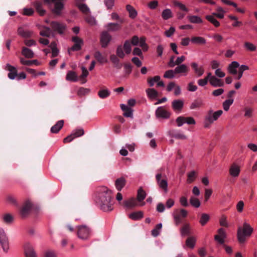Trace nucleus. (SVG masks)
<instances>
[{"label":"nucleus","instance_id":"26","mask_svg":"<svg viewBox=\"0 0 257 257\" xmlns=\"http://www.w3.org/2000/svg\"><path fill=\"white\" fill-rule=\"evenodd\" d=\"M66 80L71 82H76L78 81V76L75 72L68 71L66 75Z\"/></svg>","mask_w":257,"mask_h":257},{"label":"nucleus","instance_id":"63","mask_svg":"<svg viewBox=\"0 0 257 257\" xmlns=\"http://www.w3.org/2000/svg\"><path fill=\"white\" fill-rule=\"evenodd\" d=\"M244 112V116L247 117H250L252 115L253 109L249 107H245L243 109Z\"/></svg>","mask_w":257,"mask_h":257},{"label":"nucleus","instance_id":"14","mask_svg":"<svg viewBox=\"0 0 257 257\" xmlns=\"http://www.w3.org/2000/svg\"><path fill=\"white\" fill-rule=\"evenodd\" d=\"M162 174L161 173H158L156 175V178L157 184L159 187L163 189L165 193L168 192V182L165 179H161Z\"/></svg>","mask_w":257,"mask_h":257},{"label":"nucleus","instance_id":"56","mask_svg":"<svg viewBox=\"0 0 257 257\" xmlns=\"http://www.w3.org/2000/svg\"><path fill=\"white\" fill-rule=\"evenodd\" d=\"M249 69L248 67L246 65H241L239 67L238 75V79H240L243 75V73L244 71L247 70Z\"/></svg>","mask_w":257,"mask_h":257},{"label":"nucleus","instance_id":"13","mask_svg":"<svg viewBox=\"0 0 257 257\" xmlns=\"http://www.w3.org/2000/svg\"><path fill=\"white\" fill-rule=\"evenodd\" d=\"M84 134L83 129L80 128L74 131L70 135L68 136L64 139L65 143H69L72 141L75 138L81 137Z\"/></svg>","mask_w":257,"mask_h":257},{"label":"nucleus","instance_id":"60","mask_svg":"<svg viewBox=\"0 0 257 257\" xmlns=\"http://www.w3.org/2000/svg\"><path fill=\"white\" fill-rule=\"evenodd\" d=\"M216 11L217 12V14H216V16L219 19H222L225 13V11L221 7H218L216 8Z\"/></svg>","mask_w":257,"mask_h":257},{"label":"nucleus","instance_id":"40","mask_svg":"<svg viewBox=\"0 0 257 257\" xmlns=\"http://www.w3.org/2000/svg\"><path fill=\"white\" fill-rule=\"evenodd\" d=\"M234 99L232 98L227 99L224 101L222 103V107L224 111H227L230 106L233 104Z\"/></svg>","mask_w":257,"mask_h":257},{"label":"nucleus","instance_id":"38","mask_svg":"<svg viewBox=\"0 0 257 257\" xmlns=\"http://www.w3.org/2000/svg\"><path fill=\"white\" fill-rule=\"evenodd\" d=\"M162 17L163 20H167L173 17L172 11L169 9L164 10L162 13Z\"/></svg>","mask_w":257,"mask_h":257},{"label":"nucleus","instance_id":"33","mask_svg":"<svg viewBox=\"0 0 257 257\" xmlns=\"http://www.w3.org/2000/svg\"><path fill=\"white\" fill-rule=\"evenodd\" d=\"M191 41L194 44L198 45H203L206 43L205 38L200 36L193 37L191 39Z\"/></svg>","mask_w":257,"mask_h":257},{"label":"nucleus","instance_id":"3","mask_svg":"<svg viewBox=\"0 0 257 257\" xmlns=\"http://www.w3.org/2000/svg\"><path fill=\"white\" fill-rule=\"evenodd\" d=\"M222 114L223 111L222 110H218L216 111H213L212 109L208 110L205 117L204 127H209L210 124L216 121Z\"/></svg>","mask_w":257,"mask_h":257},{"label":"nucleus","instance_id":"18","mask_svg":"<svg viewBox=\"0 0 257 257\" xmlns=\"http://www.w3.org/2000/svg\"><path fill=\"white\" fill-rule=\"evenodd\" d=\"M5 69L9 71L8 73V77L12 80L15 79L17 76V68L9 64H6L5 66Z\"/></svg>","mask_w":257,"mask_h":257},{"label":"nucleus","instance_id":"45","mask_svg":"<svg viewBox=\"0 0 257 257\" xmlns=\"http://www.w3.org/2000/svg\"><path fill=\"white\" fill-rule=\"evenodd\" d=\"M190 203L195 208H199L200 206V201L195 196H191L190 198Z\"/></svg>","mask_w":257,"mask_h":257},{"label":"nucleus","instance_id":"31","mask_svg":"<svg viewBox=\"0 0 257 257\" xmlns=\"http://www.w3.org/2000/svg\"><path fill=\"white\" fill-rule=\"evenodd\" d=\"M22 54L27 58H32L34 56L33 51L25 47L22 48Z\"/></svg>","mask_w":257,"mask_h":257},{"label":"nucleus","instance_id":"52","mask_svg":"<svg viewBox=\"0 0 257 257\" xmlns=\"http://www.w3.org/2000/svg\"><path fill=\"white\" fill-rule=\"evenodd\" d=\"M209 219V215L206 213H203L201 214L199 222L202 226H203L207 223Z\"/></svg>","mask_w":257,"mask_h":257},{"label":"nucleus","instance_id":"61","mask_svg":"<svg viewBox=\"0 0 257 257\" xmlns=\"http://www.w3.org/2000/svg\"><path fill=\"white\" fill-rule=\"evenodd\" d=\"M51 32V30L49 28L45 27L44 29L40 32V34L42 36L48 37L50 36Z\"/></svg>","mask_w":257,"mask_h":257},{"label":"nucleus","instance_id":"12","mask_svg":"<svg viewBox=\"0 0 257 257\" xmlns=\"http://www.w3.org/2000/svg\"><path fill=\"white\" fill-rule=\"evenodd\" d=\"M209 82L214 87H222L224 82L221 79L213 76L211 72H208Z\"/></svg>","mask_w":257,"mask_h":257},{"label":"nucleus","instance_id":"17","mask_svg":"<svg viewBox=\"0 0 257 257\" xmlns=\"http://www.w3.org/2000/svg\"><path fill=\"white\" fill-rule=\"evenodd\" d=\"M26 257H37L33 246L30 243H26L24 246Z\"/></svg>","mask_w":257,"mask_h":257},{"label":"nucleus","instance_id":"7","mask_svg":"<svg viewBox=\"0 0 257 257\" xmlns=\"http://www.w3.org/2000/svg\"><path fill=\"white\" fill-rule=\"evenodd\" d=\"M50 25L53 31L61 35L63 34L67 29V26L65 23L58 21L51 22Z\"/></svg>","mask_w":257,"mask_h":257},{"label":"nucleus","instance_id":"9","mask_svg":"<svg viewBox=\"0 0 257 257\" xmlns=\"http://www.w3.org/2000/svg\"><path fill=\"white\" fill-rule=\"evenodd\" d=\"M50 5H54V8L53 9L54 13L57 15L61 14V10L63 8V0H44Z\"/></svg>","mask_w":257,"mask_h":257},{"label":"nucleus","instance_id":"37","mask_svg":"<svg viewBox=\"0 0 257 257\" xmlns=\"http://www.w3.org/2000/svg\"><path fill=\"white\" fill-rule=\"evenodd\" d=\"M20 62L22 64L27 66H31L33 64L39 65L40 64V62H39L37 60H26L23 58H20Z\"/></svg>","mask_w":257,"mask_h":257},{"label":"nucleus","instance_id":"39","mask_svg":"<svg viewBox=\"0 0 257 257\" xmlns=\"http://www.w3.org/2000/svg\"><path fill=\"white\" fill-rule=\"evenodd\" d=\"M31 208V204L30 202H27L25 205L22 207L21 210V214L23 216L25 217L29 212L30 209Z\"/></svg>","mask_w":257,"mask_h":257},{"label":"nucleus","instance_id":"21","mask_svg":"<svg viewBox=\"0 0 257 257\" xmlns=\"http://www.w3.org/2000/svg\"><path fill=\"white\" fill-rule=\"evenodd\" d=\"M111 36L107 32H103L101 36L102 47H105L111 40Z\"/></svg>","mask_w":257,"mask_h":257},{"label":"nucleus","instance_id":"64","mask_svg":"<svg viewBox=\"0 0 257 257\" xmlns=\"http://www.w3.org/2000/svg\"><path fill=\"white\" fill-rule=\"evenodd\" d=\"M175 28L173 27H171L169 30H166L164 34L167 37H171L175 33Z\"/></svg>","mask_w":257,"mask_h":257},{"label":"nucleus","instance_id":"48","mask_svg":"<svg viewBox=\"0 0 257 257\" xmlns=\"http://www.w3.org/2000/svg\"><path fill=\"white\" fill-rule=\"evenodd\" d=\"M131 42L129 40H126L124 42L122 47L126 54H129L132 52V46Z\"/></svg>","mask_w":257,"mask_h":257},{"label":"nucleus","instance_id":"47","mask_svg":"<svg viewBox=\"0 0 257 257\" xmlns=\"http://www.w3.org/2000/svg\"><path fill=\"white\" fill-rule=\"evenodd\" d=\"M188 19L190 22L194 24H199L202 22L201 18L197 16H189Z\"/></svg>","mask_w":257,"mask_h":257},{"label":"nucleus","instance_id":"8","mask_svg":"<svg viewBox=\"0 0 257 257\" xmlns=\"http://www.w3.org/2000/svg\"><path fill=\"white\" fill-rule=\"evenodd\" d=\"M0 244L5 252H7L9 249V242L7 236L6 235L4 230L0 227Z\"/></svg>","mask_w":257,"mask_h":257},{"label":"nucleus","instance_id":"29","mask_svg":"<svg viewBox=\"0 0 257 257\" xmlns=\"http://www.w3.org/2000/svg\"><path fill=\"white\" fill-rule=\"evenodd\" d=\"M191 227L189 223H185L180 229V234L182 236L190 234Z\"/></svg>","mask_w":257,"mask_h":257},{"label":"nucleus","instance_id":"46","mask_svg":"<svg viewBox=\"0 0 257 257\" xmlns=\"http://www.w3.org/2000/svg\"><path fill=\"white\" fill-rule=\"evenodd\" d=\"M94 57L100 63H106L107 62V59L104 57L99 51H97L95 53Z\"/></svg>","mask_w":257,"mask_h":257},{"label":"nucleus","instance_id":"49","mask_svg":"<svg viewBox=\"0 0 257 257\" xmlns=\"http://www.w3.org/2000/svg\"><path fill=\"white\" fill-rule=\"evenodd\" d=\"M116 53L117 56L120 58H123L125 57L126 54L122 47V45H119L117 47Z\"/></svg>","mask_w":257,"mask_h":257},{"label":"nucleus","instance_id":"27","mask_svg":"<svg viewBox=\"0 0 257 257\" xmlns=\"http://www.w3.org/2000/svg\"><path fill=\"white\" fill-rule=\"evenodd\" d=\"M172 107L175 111L181 110L184 105V101L182 100H175L172 102Z\"/></svg>","mask_w":257,"mask_h":257},{"label":"nucleus","instance_id":"54","mask_svg":"<svg viewBox=\"0 0 257 257\" xmlns=\"http://www.w3.org/2000/svg\"><path fill=\"white\" fill-rule=\"evenodd\" d=\"M162 227L161 223L158 224L156 227L152 230V234L154 236H157L160 234V231Z\"/></svg>","mask_w":257,"mask_h":257},{"label":"nucleus","instance_id":"34","mask_svg":"<svg viewBox=\"0 0 257 257\" xmlns=\"http://www.w3.org/2000/svg\"><path fill=\"white\" fill-rule=\"evenodd\" d=\"M64 124V121L62 120L58 121L54 126L51 128V132L52 133H57L60 129L62 127Z\"/></svg>","mask_w":257,"mask_h":257},{"label":"nucleus","instance_id":"19","mask_svg":"<svg viewBox=\"0 0 257 257\" xmlns=\"http://www.w3.org/2000/svg\"><path fill=\"white\" fill-rule=\"evenodd\" d=\"M226 237V233L224 230L221 228L218 230V234L214 236L215 240L220 244H223L224 239Z\"/></svg>","mask_w":257,"mask_h":257},{"label":"nucleus","instance_id":"41","mask_svg":"<svg viewBox=\"0 0 257 257\" xmlns=\"http://www.w3.org/2000/svg\"><path fill=\"white\" fill-rule=\"evenodd\" d=\"M203 104L202 100L201 99H197L191 104L190 108L191 109H194L202 106Z\"/></svg>","mask_w":257,"mask_h":257},{"label":"nucleus","instance_id":"62","mask_svg":"<svg viewBox=\"0 0 257 257\" xmlns=\"http://www.w3.org/2000/svg\"><path fill=\"white\" fill-rule=\"evenodd\" d=\"M177 126L180 127L184 124L186 123L185 117L179 116L176 118V120Z\"/></svg>","mask_w":257,"mask_h":257},{"label":"nucleus","instance_id":"43","mask_svg":"<svg viewBox=\"0 0 257 257\" xmlns=\"http://www.w3.org/2000/svg\"><path fill=\"white\" fill-rule=\"evenodd\" d=\"M243 46L245 50L248 51L253 52L256 50V46L249 42H245Z\"/></svg>","mask_w":257,"mask_h":257},{"label":"nucleus","instance_id":"16","mask_svg":"<svg viewBox=\"0 0 257 257\" xmlns=\"http://www.w3.org/2000/svg\"><path fill=\"white\" fill-rule=\"evenodd\" d=\"M191 66L194 73L197 77H201L204 73V69L202 65H199L195 62L191 63Z\"/></svg>","mask_w":257,"mask_h":257},{"label":"nucleus","instance_id":"20","mask_svg":"<svg viewBox=\"0 0 257 257\" xmlns=\"http://www.w3.org/2000/svg\"><path fill=\"white\" fill-rule=\"evenodd\" d=\"M175 70L176 74H182L186 76L188 74L189 69L188 67L185 64H182L178 65Z\"/></svg>","mask_w":257,"mask_h":257},{"label":"nucleus","instance_id":"1","mask_svg":"<svg viewBox=\"0 0 257 257\" xmlns=\"http://www.w3.org/2000/svg\"><path fill=\"white\" fill-rule=\"evenodd\" d=\"M111 191L106 187H100L96 195L95 201L103 211H110L113 209Z\"/></svg>","mask_w":257,"mask_h":257},{"label":"nucleus","instance_id":"51","mask_svg":"<svg viewBox=\"0 0 257 257\" xmlns=\"http://www.w3.org/2000/svg\"><path fill=\"white\" fill-rule=\"evenodd\" d=\"M110 94V91L107 89H101L98 92V96L101 98H105L108 96H109Z\"/></svg>","mask_w":257,"mask_h":257},{"label":"nucleus","instance_id":"32","mask_svg":"<svg viewBox=\"0 0 257 257\" xmlns=\"http://www.w3.org/2000/svg\"><path fill=\"white\" fill-rule=\"evenodd\" d=\"M126 9L128 12L129 17L131 19H134L137 17L138 13L133 6L130 5H127L126 6Z\"/></svg>","mask_w":257,"mask_h":257},{"label":"nucleus","instance_id":"59","mask_svg":"<svg viewBox=\"0 0 257 257\" xmlns=\"http://www.w3.org/2000/svg\"><path fill=\"white\" fill-rule=\"evenodd\" d=\"M161 78L159 76H155L154 77L151 78L148 80V83L150 86H153L155 83L158 82Z\"/></svg>","mask_w":257,"mask_h":257},{"label":"nucleus","instance_id":"58","mask_svg":"<svg viewBox=\"0 0 257 257\" xmlns=\"http://www.w3.org/2000/svg\"><path fill=\"white\" fill-rule=\"evenodd\" d=\"M208 81H209L208 72L207 73V76L205 77L203 79H199L197 83L200 86H204L207 84Z\"/></svg>","mask_w":257,"mask_h":257},{"label":"nucleus","instance_id":"55","mask_svg":"<svg viewBox=\"0 0 257 257\" xmlns=\"http://www.w3.org/2000/svg\"><path fill=\"white\" fill-rule=\"evenodd\" d=\"M206 19L216 27L220 25L219 22L213 16H206Z\"/></svg>","mask_w":257,"mask_h":257},{"label":"nucleus","instance_id":"57","mask_svg":"<svg viewBox=\"0 0 257 257\" xmlns=\"http://www.w3.org/2000/svg\"><path fill=\"white\" fill-rule=\"evenodd\" d=\"M86 22L90 25L94 26L97 24V22L95 19L91 16H87L85 18Z\"/></svg>","mask_w":257,"mask_h":257},{"label":"nucleus","instance_id":"2","mask_svg":"<svg viewBox=\"0 0 257 257\" xmlns=\"http://www.w3.org/2000/svg\"><path fill=\"white\" fill-rule=\"evenodd\" d=\"M253 232V228L250 224L245 221L243 226L239 227L237 230V239L239 242L243 243L245 241V236H250Z\"/></svg>","mask_w":257,"mask_h":257},{"label":"nucleus","instance_id":"10","mask_svg":"<svg viewBox=\"0 0 257 257\" xmlns=\"http://www.w3.org/2000/svg\"><path fill=\"white\" fill-rule=\"evenodd\" d=\"M72 41L74 42V45L68 50V53L70 54V51H77L81 49L82 46L83 45V40L77 37L74 36L72 38Z\"/></svg>","mask_w":257,"mask_h":257},{"label":"nucleus","instance_id":"35","mask_svg":"<svg viewBox=\"0 0 257 257\" xmlns=\"http://www.w3.org/2000/svg\"><path fill=\"white\" fill-rule=\"evenodd\" d=\"M148 97L151 99H155L158 95V92L153 88H149L146 90Z\"/></svg>","mask_w":257,"mask_h":257},{"label":"nucleus","instance_id":"36","mask_svg":"<svg viewBox=\"0 0 257 257\" xmlns=\"http://www.w3.org/2000/svg\"><path fill=\"white\" fill-rule=\"evenodd\" d=\"M144 215L143 212L142 211H137L134 212L130 213L128 215L129 217L133 220H139L143 218Z\"/></svg>","mask_w":257,"mask_h":257},{"label":"nucleus","instance_id":"28","mask_svg":"<svg viewBox=\"0 0 257 257\" xmlns=\"http://www.w3.org/2000/svg\"><path fill=\"white\" fill-rule=\"evenodd\" d=\"M18 33L23 38L31 37L33 34V32L32 31L25 30L22 27H20L18 29Z\"/></svg>","mask_w":257,"mask_h":257},{"label":"nucleus","instance_id":"42","mask_svg":"<svg viewBox=\"0 0 257 257\" xmlns=\"http://www.w3.org/2000/svg\"><path fill=\"white\" fill-rule=\"evenodd\" d=\"M196 238L194 236L188 237L186 241V245L189 248H193L196 243Z\"/></svg>","mask_w":257,"mask_h":257},{"label":"nucleus","instance_id":"50","mask_svg":"<svg viewBox=\"0 0 257 257\" xmlns=\"http://www.w3.org/2000/svg\"><path fill=\"white\" fill-rule=\"evenodd\" d=\"M3 220L5 223L10 224L13 222L14 217L9 213L5 214L3 216Z\"/></svg>","mask_w":257,"mask_h":257},{"label":"nucleus","instance_id":"30","mask_svg":"<svg viewBox=\"0 0 257 257\" xmlns=\"http://www.w3.org/2000/svg\"><path fill=\"white\" fill-rule=\"evenodd\" d=\"M126 183V180L123 177H120L116 180L115 185L116 189L120 191L124 186Z\"/></svg>","mask_w":257,"mask_h":257},{"label":"nucleus","instance_id":"15","mask_svg":"<svg viewBox=\"0 0 257 257\" xmlns=\"http://www.w3.org/2000/svg\"><path fill=\"white\" fill-rule=\"evenodd\" d=\"M156 117L158 118L167 119L169 118L170 113L164 107H158L155 111Z\"/></svg>","mask_w":257,"mask_h":257},{"label":"nucleus","instance_id":"25","mask_svg":"<svg viewBox=\"0 0 257 257\" xmlns=\"http://www.w3.org/2000/svg\"><path fill=\"white\" fill-rule=\"evenodd\" d=\"M124 206L127 208H132L138 205L135 198H131L123 202Z\"/></svg>","mask_w":257,"mask_h":257},{"label":"nucleus","instance_id":"4","mask_svg":"<svg viewBox=\"0 0 257 257\" xmlns=\"http://www.w3.org/2000/svg\"><path fill=\"white\" fill-rule=\"evenodd\" d=\"M77 236L82 240L88 239L91 235V230L85 225H78L76 227Z\"/></svg>","mask_w":257,"mask_h":257},{"label":"nucleus","instance_id":"22","mask_svg":"<svg viewBox=\"0 0 257 257\" xmlns=\"http://www.w3.org/2000/svg\"><path fill=\"white\" fill-rule=\"evenodd\" d=\"M120 108L123 111V114L125 117L133 118V110L132 108L124 104L120 105Z\"/></svg>","mask_w":257,"mask_h":257},{"label":"nucleus","instance_id":"44","mask_svg":"<svg viewBox=\"0 0 257 257\" xmlns=\"http://www.w3.org/2000/svg\"><path fill=\"white\" fill-rule=\"evenodd\" d=\"M146 197V193L142 187L140 188L138 190L137 200L139 202H141Z\"/></svg>","mask_w":257,"mask_h":257},{"label":"nucleus","instance_id":"23","mask_svg":"<svg viewBox=\"0 0 257 257\" xmlns=\"http://www.w3.org/2000/svg\"><path fill=\"white\" fill-rule=\"evenodd\" d=\"M239 67V64L237 61L232 62L227 68L228 73L232 75H235L237 73V68Z\"/></svg>","mask_w":257,"mask_h":257},{"label":"nucleus","instance_id":"11","mask_svg":"<svg viewBox=\"0 0 257 257\" xmlns=\"http://www.w3.org/2000/svg\"><path fill=\"white\" fill-rule=\"evenodd\" d=\"M169 135L172 138L179 140H186L188 137L181 130L172 129L168 132Z\"/></svg>","mask_w":257,"mask_h":257},{"label":"nucleus","instance_id":"5","mask_svg":"<svg viewBox=\"0 0 257 257\" xmlns=\"http://www.w3.org/2000/svg\"><path fill=\"white\" fill-rule=\"evenodd\" d=\"M131 44L134 46L139 45L144 51H147L149 47L146 43V38L144 37L139 38L137 36H134L132 37L131 41Z\"/></svg>","mask_w":257,"mask_h":257},{"label":"nucleus","instance_id":"6","mask_svg":"<svg viewBox=\"0 0 257 257\" xmlns=\"http://www.w3.org/2000/svg\"><path fill=\"white\" fill-rule=\"evenodd\" d=\"M240 172L241 166L237 163L233 162L231 163L228 168V174L232 178H238L240 174Z\"/></svg>","mask_w":257,"mask_h":257},{"label":"nucleus","instance_id":"24","mask_svg":"<svg viewBox=\"0 0 257 257\" xmlns=\"http://www.w3.org/2000/svg\"><path fill=\"white\" fill-rule=\"evenodd\" d=\"M105 28L108 31L116 32L120 29L121 26L118 23H109L105 26Z\"/></svg>","mask_w":257,"mask_h":257},{"label":"nucleus","instance_id":"53","mask_svg":"<svg viewBox=\"0 0 257 257\" xmlns=\"http://www.w3.org/2000/svg\"><path fill=\"white\" fill-rule=\"evenodd\" d=\"M176 72L175 69L169 70L165 72L164 75V77L166 78L172 79L175 76Z\"/></svg>","mask_w":257,"mask_h":257}]
</instances>
